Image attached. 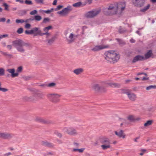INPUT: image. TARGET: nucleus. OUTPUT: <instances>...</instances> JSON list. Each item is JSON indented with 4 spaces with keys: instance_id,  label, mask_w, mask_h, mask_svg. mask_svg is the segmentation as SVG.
Here are the masks:
<instances>
[{
    "instance_id": "nucleus-1",
    "label": "nucleus",
    "mask_w": 156,
    "mask_h": 156,
    "mask_svg": "<svg viewBox=\"0 0 156 156\" xmlns=\"http://www.w3.org/2000/svg\"><path fill=\"white\" fill-rule=\"evenodd\" d=\"M126 7L124 2H120L118 4L111 5L107 8L104 10V13L106 15H113L116 14L118 11L120 12L123 11Z\"/></svg>"
},
{
    "instance_id": "nucleus-2",
    "label": "nucleus",
    "mask_w": 156,
    "mask_h": 156,
    "mask_svg": "<svg viewBox=\"0 0 156 156\" xmlns=\"http://www.w3.org/2000/svg\"><path fill=\"white\" fill-rule=\"evenodd\" d=\"M104 56L107 61L113 63L116 62L119 60L120 57L119 53L113 50L106 51L104 54Z\"/></svg>"
},
{
    "instance_id": "nucleus-3",
    "label": "nucleus",
    "mask_w": 156,
    "mask_h": 156,
    "mask_svg": "<svg viewBox=\"0 0 156 156\" xmlns=\"http://www.w3.org/2000/svg\"><path fill=\"white\" fill-rule=\"evenodd\" d=\"M100 143L102 144L101 147L103 150H105L111 147L109 139L105 137H103L99 139Z\"/></svg>"
},
{
    "instance_id": "nucleus-4",
    "label": "nucleus",
    "mask_w": 156,
    "mask_h": 156,
    "mask_svg": "<svg viewBox=\"0 0 156 156\" xmlns=\"http://www.w3.org/2000/svg\"><path fill=\"white\" fill-rule=\"evenodd\" d=\"M61 95L55 93L48 94L47 97L49 100L54 103H57L60 101V98Z\"/></svg>"
},
{
    "instance_id": "nucleus-5",
    "label": "nucleus",
    "mask_w": 156,
    "mask_h": 156,
    "mask_svg": "<svg viewBox=\"0 0 156 156\" xmlns=\"http://www.w3.org/2000/svg\"><path fill=\"white\" fill-rule=\"evenodd\" d=\"M62 131L67 134L71 136H75L78 134L76 130L73 127H67L64 128Z\"/></svg>"
},
{
    "instance_id": "nucleus-6",
    "label": "nucleus",
    "mask_w": 156,
    "mask_h": 156,
    "mask_svg": "<svg viewBox=\"0 0 156 156\" xmlns=\"http://www.w3.org/2000/svg\"><path fill=\"white\" fill-rule=\"evenodd\" d=\"M100 10H92L87 12L84 14L85 16L87 18H92L97 15L100 12Z\"/></svg>"
},
{
    "instance_id": "nucleus-7",
    "label": "nucleus",
    "mask_w": 156,
    "mask_h": 156,
    "mask_svg": "<svg viewBox=\"0 0 156 156\" xmlns=\"http://www.w3.org/2000/svg\"><path fill=\"white\" fill-rule=\"evenodd\" d=\"M14 135L10 133L0 132V138L4 139L9 140L13 138Z\"/></svg>"
},
{
    "instance_id": "nucleus-8",
    "label": "nucleus",
    "mask_w": 156,
    "mask_h": 156,
    "mask_svg": "<svg viewBox=\"0 0 156 156\" xmlns=\"http://www.w3.org/2000/svg\"><path fill=\"white\" fill-rule=\"evenodd\" d=\"M71 7L68 6L62 10L61 11L57 12V14L62 16H67L71 10Z\"/></svg>"
},
{
    "instance_id": "nucleus-9",
    "label": "nucleus",
    "mask_w": 156,
    "mask_h": 156,
    "mask_svg": "<svg viewBox=\"0 0 156 156\" xmlns=\"http://www.w3.org/2000/svg\"><path fill=\"white\" fill-rule=\"evenodd\" d=\"M92 89L96 91L101 92H104L106 91V89L102 87H100V85L98 84H95L92 85Z\"/></svg>"
},
{
    "instance_id": "nucleus-10",
    "label": "nucleus",
    "mask_w": 156,
    "mask_h": 156,
    "mask_svg": "<svg viewBox=\"0 0 156 156\" xmlns=\"http://www.w3.org/2000/svg\"><path fill=\"white\" fill-rule=\"evenodd\" d=\"M32 34H33L34 36H36L37 35L41 36V31L38 27H34L31 30Z\"/></svg>"
},
{
    "instance_id": "nucleus-11",
    "label": "nucleus",
    "mask_w": 156,
    "mask_h": 156,
    "mask_svg": "<svg viewBox=\"0 0 156 156\" xmlns=\"http://www.w3.org/2000/svg\"><path fill=\"white\" fill-rule=\"evenodd\" d=\"M124 93L127 95L130 101H134L136 100L137 97L135 94L130 92H126Z\"/></svg>"
},
{
    "instance_id": "nucleus-12",
    "label": "nucleus",
    "mask_w": 156,
    "mask_h": 156,
    "mask_svg": "<svg viewBox=\"0 0 156 156\" xmlns=\"http://www.w3.org/2000/svg\"><path fill=\"white\" fill-rule=\"evenodd\" d=\"M132 2L134 5L138 7L142 6L145 3L144 0H132Z\"/></svg>"
},
{
    "instance_id": "nucleus-13",
    "label": "nucleus",
    "mask_w": 156,
    "mask_h": 156,
    "mask_svg": "<svg viewBox=\"0 0 156 156\" xmlns=\"http://www.w3.org/2000/svg\"><path fill=\"white\" fill-rule=\"evenodd\" d=\"M76 37V36L73 33H71L69 37L66 38V40L68 43H71L74 41Z\"/></svg>"
},
{
    "instance_id": "nucleus-14",
    "label": "nucleus",
    "mask_w": 156,
    "mask_h": 156,
    "mask_svg": "<svg viewBox=\"0 0 156 156\" xmlns=\"http://www.w3.org/2000/svg\"><path fill=\"white\" fill-rule=\"evenodd\" d=\"M153 55L152 51L151 50H149L147 52L144 54V60L148 59L151 57H152Z\"/></svg>"
},
{
    "instance_id": "nucleus-15",
    "label": "nucleus",
    "mask_w": 156,
    "mask_h": 156,
    "mask_svg": "<svg viewBox=\"0 0 156 156\" xmlns=\"http://www.w3.org/2000/svg\"><path fill=\"white\" fill-rule=\"evenodd\" d=\"M143 60H144V56L141 55H137L133 58L132 62L135 63L139 61Z\"/></svg>"
},
{
    "instance_id": "nucleus-16",
    "label": "nucleus",
    "mask_w": 156,
    "mask_h": 156,
    "mask_svg": "<svg viewBox=\"0 0 156 156\" xmlns=\"http://www.w3.org/2000/svg\"><path fill=\"white\" fill-rule=\"evenodd\" d=\"M7 71L11 74V76L12 77H14L17 76H18V73H15V70L14 69H8L6 70Z\"/></svg>"
},
{
    "instance_id": "nucleus-17",
    "label": "nucleus",
    "mask_w": 156,
    "mask_h": 156,
    "mask_svg": "<svg viewBox=\"0 0 156 156\" xmlns=\"http://www.w3.org/2000/svg\"><path fill=\"white\" fill-rule=\"evenodd\" d=\"M115 134L119 137L124 138L125 137V135L124 133V131L122 130H120L119 132L115 131Z\"/></svg>"
},
{
    "instance_id": "nucleus-18",
    "label": "nucleus",
    "mask_w": 156,
    "mask_h": 156,
    "mask_svg": "<svg viewBox=\"0 0 156 156\" xmlns=\"http://www.w3.org/2000/svg\"><path fill=\"white\" fill-rule=\"evenodd\" d=\"M13 45L16 46H22L23 42L22 41L19 40L13 41L12 42Z\"/></svg>"
},
{
    "instance_id": "nucleus-19",
    "label": "nucleus",
    "mask_w": 156,
    "mask_h": 156,
    "mask_svg": "<svg viewBox=\"0 0 156 156\" xmlns=\"http://www.w3.org/2000/svg\"><path fill=\"white\" fill-rule=\"evenodd\" d=\"M36 121L38 122L42 123H43L47 124L49 122L48 121L45 120V119L41 117H38L36 118Z\"/></svg>"
},
{
    "instance_id": "nucleus-20",
    "label": "nucleus",
    "mask_w": 156,
    "mask_h": 156,
    "mask_svg": "<svg viewBox=\"0 0 156 156\" xmlns=\"http://www.w3.org/2000/svg\"><path fill=\"white\" fill-rule=\"evenodd\" d=\"M41 144L43 145L49 147H52L54 146L53 144L51 143H49L46 141H42L41 142Z\"/></svg>"
},
{
    "instance_id": "nucleus-21",
    "label": "nucleus",
    "mask_w": 156,
    "mask_h": 156,
    "mask_svg": "<svg viewBox=\"0 0 156 156\" xmlns=\"http://www.w3.org/2000/svg\"><path fill=\"white\" fill-rule=\"evenodd\" d=\"M107 84L112 87L119 88L121 86L120 84L115 83H108Z\"/></svg>"
},
{
    "instance_id": "nucleus-22",
    "label": "nucleus",
    "mask_w": 156,
    "mask_h": 156,
    "mask_svg": "<svg viewBox=\"0 0 156 156\" xmlns=\"http://www.w3.org/2000/svg\"><path fill=\"white\" fill-rule=\"evenodd\" d=\"M83 68H80L74 69L73 72L75 74L78 75L82 73L83 71Z\"/></svg>"
},
{
    "instance_id": "nucleus-23",
    "label": "nucleus",
    "mask_w": 156,
    "mask_h": 156,
    "mask_svg": "<svg viewBox=\"0 0 156 156\" xmlns=\"http://www.w3.org/2000/svg\"><path fill=\"white\" fill-rule=\"evenodd\" d=\"M150 5L148 4L146 6H145L144 8L141 9L140 10V11L143 12H145L150 8Z\"/></svg>"
},
{
    "instance_id": "nucleus-24",
    "label": "nucleus",
    "mask_w": 156,
    "mask_h": 156,
    "mask_svg": "<svg viewBox=\"0 0 156 156\" xmlns=\"http://www.w3.org/2000/svg\"><path fill=\"white\" fill-rule=\"evenodd\" d=\"M153 122L152 120H149L147 121L144 124V126L145 127H147L152 125Z\"/></svg>"
},
{
    "instance_id": "nucleus-25",
    "label": "nucleus",
    "mask_w": 156,
    "mask_h": 156,
    "mask_svg": "<svg viewBox=\"0 0 156 156\" xmlns=\"http://www.w3.org/2000/svg\"><path fill=\"white\" fill-rule=\"evenodd\" d=\"M56 83H55L52 82L47 84V87L50 88H54L55 87Z\"/></svg>"
},
{
    "instance_id": "nucleus-26",
    "label": "nucleus",
    "mask_w": 156,
    "mask_h": 156,
    "mask_svg": "<svg viewBox=\"0 0 156 156\" xmlns=\"http://www.w3.org/2000/svg\"><path fill=\"white\" fill-rule=\"evenodd\" d=\"M57 37L56 36L52 37L51 39L48 40V43L49 44L52 43L56 39Z\"/></svg>"
},
{
    "instance_id": "nucleus-27",
    "label": "nucleus",
    "mask_w": 156,
    "mask_h": 156,
    "mask_svg": "<svg viewBox=\"0 0 156 156\" xmlns=\"http://www.w3.org/2000/svg\"><path fill=\"white\" fill-rule=\"evenodd\" d=\"M73 6L76 7H79L81 6H83V5H82V2H80L73 4Z\"/></svg>"
},
{
    "instance_id": "nucleus-28",
    "label": "nucleus",
    "mask_w": 156,
    "mask_h": 156,
    "mask_svg": "<svg viewBox=\"0 0 156 156\" xmlns=\"http://www.w3.org/2000/svg\"><path fill=\"white\" fill-rule=\"evenodd\" d=\"M52 29V27L51 26H49L47 27H45L43 29V30L45 32H48L49 30Z\"/></svg>"
},
{
    "instance_id": "nucleus-29",
    "label": "nucleus",
    "mask_w": 156,
    "mask_h": 156,
    "mask_svg": "<svg viewBox=\"0 0 156 156\" xmlns=\"http://www.w3.org/2000/svg\"><path fill=\"white\" fill-rule=\"evenodd\" d=\"M96 48L97 49H104L105 48H108V45H99V46H96Z\"/></svg>"
},
{
    "instance_id": "nucleus-30",
    "label": "nucleus",
    "mask_w": 156,
    "mask_h": 156,
    "mask_svg": "<svg viewBox=\"0 0 156 156\" xmlns=\"http://www.w3.org/2000/svg\"><path fill=\"white\" fill-rule=\"evenodd\" d=\"M54 133L60 138L62 137V134L60 133L58 131H55L54 132Z\"/></svg>"
},
{
    "instance_id": "nucleus-31",
    "label": "nucleus",
    "mask_w": 156,
    "mask_h": 156,
    "mask_svg": "<svg viewBox=\"0 0 156 156\" xmlns=\"http://www.w3.org/2000/svg\"><path fill=\"white\" fill-rule=\"evenodd\" d=\"M42 19V17L40 16H34V19L36 21H39Z\"/></svg>"
},
{
    "instance_id": "nucleus-32",
    "label": "nucleus",
    "mask_w": 156,
    "mask_h": 156,
    "mask_svg": "<svg viewBox=\"0 0 156 156\" xmlns=\"http://www.w3.org/2000/svg\"><path fill=\"white\" fill-rule=\"evenodd\" d=\"M3 6L5 7V10L6 11H9V6L6 3H4L3 4Z\"/></svg>"
},
{
    "instance_id": "nucleus-33",
    "label": "nucleus",
    "mask_w": 156,
    "mask_h": 156,
    "mask_svg": "<svg viewBox=\"0 0 156 156\" xmlns=\"http://www.w3.org/2000/svg\"><path fill=\"white\" fill-rule=\"evenodd\" d=\"M23 46H25L27 48H32L31 45L30 43H23Z\"/></svg>"
},
{
    "instance_id": "nucleus-34",
    "label": "nucleus",
    "mask_w": 156,
    "mask_h": 156,
    "mask_svg": "<svg viewBox=\"0 0 156 156\" xmlns=\"http://www.w3.org/2000/svg\"><path fill=\"white\" fill-rule=\"evenodd\" d=\"M25 22V20L23 19H17L16 20V22L17 23H23Z\"/></svg>"
},
{
    "instance_id": "nucleus-35",
    "label": "nucleus",
    "mask_w": 156,
    "mask_h": 156,
    "mask_svg": "<svg viewBox=\"0 0 156 156\" xmlns=\"http://www.w3.org/2000/svg\"><path fill=\"white\" fill-rule=\"evenodd\" d=\"M54 10L53 8H52L50 10H43V12L47 14H49L52 12Z\"/></svg>"
},
{
    "instance_id": "nucleus-36",
    "label": "nucleus",
    "mask_w": 156,
    "mask_h": 156,
    "mask_svg": "<svg viewBox=\"0 0 156 156\" xmlns=\"http://www.w3.org/2000/svg\"><path fill=\"white\" fill-rule=\"evenodd\" d=\"M44 35H45L47 37L51 35V34L50 33L48 32H45L44 33H42L41 32V36H42Z\"/></svg>"
},
{
    "instance_id": "nucleus-37",
    "label": "nucleus",
    "mask_w": 156,
    "mask_h": 156,
    "mask_svg": "<svg viewBox=\"0 0 156 156\" xmlns=\"http://www.w3.org/2000/svg\"><path fill=\"white\" fill-rule=\"evenodd\" d=\"M0 52L3 55L5 56H8L9 57L11 56L12 55L11 54H8L6 52L2 51L0 50Z\"/></svg>"
},
{
    "instance_id": "nucleus-38",
    "label": "nucleus",
    "mask_w": 156,
    "mask_h": 156,
    "mask_svg": "<svg viewBox=\"0 0 156 156\" xmlns=\"http://www.w3.org/2000/svg\"><path fill=\"white\" fill-rule=\"evenodd\" d=\"M8 37V34H5L3 35L0 34V41L2 39L5 37Z\"/></svg>"
},
{
    "instance_id": "nucleus-39",
    "label": "nucleus",
    "mask_w": 156,
    "mask_h": 156,
    "mask_svg": "<svg viewBox=\"0 0 156 156\" xmlns=\"http://www.w3.org/2000/svg\"><path fill=\"white\" fill-rule=\"evenodd\" d=\"M116 40L119 42L120 44H125V42L121 39H116Z\"/></svg>"
},
{
    "instance_id": "nucleus-40",
    "label": "nucleus",
    "mask_w": 156,
    "mask_h": 156,
    "mask_svg": "<svg viewBox=\"0 0 156 156\" xmlns=\"http://www.w3.org/2000/svg\"><path fill=\"white\" fill-rule=\"evenodd\" d=\"M23 30L22 28H20L17 30V32L19 34H21L23 32Z\"/></svg>"
},
{
    "instance_id": "nucleus-41",
    "label": "nucleus",
    "mask_w": 156,
    "mask_h": 156,
    "mask_svg": "<svg viewBox=\"0 0 156 156\" xmlns=\"http://www.w3.org/2000/svg\"><path fill=\"white\" fill-rule=\"evenodd\" d=\"M5 70L4 69L0 68V76L3 75L4 74Z\"/></svg>"
},
{
    "instance_id": "nucleus-42",
    "label": "nucleus",
    "mask_w": 156,
    "mask_h": 156,
    "mask_svg": "<svg viewBox=\"0 0 156 156\" xmlns=\"http://www.w3.org/2000/svg\"><path fill=\"white\" fill-rule=\"evenodd\" d=\"M25 2L27 5H31L32 4V2L30 0H26Z\"/></svg>"
},
{
    "instance_id": "nucleus-43",
    "label": "nucleus",
    "mask_w": 156,
    "mask_h": 156,
    "mask_svg": "<svg viewBox=\"0 0 156 156\" xmlns=\"http://www.w3.org/2000/svg\"><path fill=\"white\" fill-rule=\"evenodd\" d=\"M128 119L131 121H132L134 120L133 116L131 115H129L128 116Z\"/></svg>"
},
{
    "instance_id": "nucleus-44",
    "label": "nucleus",
    "mask_w": 156,
    "mask_h": 156,
    "mask_svg": "<svg viewBox=\"0 0 156 156\" xmlns=\"http://www.w3.org/2000/svg\"><path fill=\"white\" fill-rule=\"evenodd\" d=\"M37 13V10H34L32 11H31L30 13V14L31 15H34Z\"/></svg>"
},
{
    "instance_id": "nucleus-45",
    "label": "nucleus",
    "mask_w": 156,
    "mask_h": 156,
    "mask_svg": "<svg viewBox=\"0 0 156 156\" xmlns=\"http://www.w3.org/2000/svg\"><path fill=\"white\" fill-rule=\"evenodd\" d=\"M63 7V6L62 5H59L57 6V8L55 9V11H58L61 9Z\"/></svg>"
},
{
    "instance_id": "nucleus-46",
    "label": "nucleus",
    "mask_w": 156,
    "mask_h": 156,
    "mask_svg": "<svg viewBox=\"0 0 156 156\" xmlns=\"http://www.w3.org/2000/svg\"><path fill=\"white\" fill-rule=\"evenodd\" d=\"M50 19L48 18H46L44 19L43 20V23H46L47 22L49 21Z\"/></svg>"
},
{
    "instance_id": "nucleus-47",
    "label": "nucleus",
    "mask_w": 156,
    "mask_h": 156,
    "mask_svg": "<svg viewBox=\"0 0 156 156\" xmlns=\"http://www.w3.org/2000/svg\"><path fill=\"white\" fill-rule=\"evenodd\" d=\"M120 121L122 122L123 123L124 125H126L127 123V121L124 119H120Z\"/></svg>"
},
{
    "instance_id": "nucleus-48",
    "label": "nucleus",
    "mask_w": 156,
    "mask_h": 156,
    "mask_svg": "<svg viewBox=\"0 0 156 156\" xmlns=\"http://www.w3.org/2000/svg\"><path fill=\"white\" fill-rule=\"evenodd\" d=\"M25 34H32L31 30H26L25 32Z\"/></svg>"
},
{
    "instance_id": "nucleus-49",
    "label": "nucleus",
    "mask_w": 156,
    "mask_h": 156,
    "mask_svg": "<svg viewBox=\"0 0 156 156\" xmlns=\"http://www.w3.org/2000/svg\"><path fill=\"white\" fill-rule=\"evenodd\" d=\"M22 66H20L18 68L17 71L18 72H20L22 71Z\"/></svg>"
},
{
    "instance_id": "nucleus-50",
    "label": "nucleus",
    "mask_w": 156,
    "mask_h": 156,
    "mask_svg": "<svg viewBox=\"0 0 156 156\" xmlns=\"http://www.w3.org/2000/svg\"><path fill=\"white\" fill-rule=\"evenodd\" d=\"M31 27V25L29 23L26 24L25 26V27L26 29H29Z\"/></svg>"
},
{
    "instance_id": "nucleus-51",
    "label": "nucleus",
    "mask_w": 156,
    "mask_h": 156,
    "mask_svg": "<svg viewBox=\"0 0 156 156\" xmlns=\"http://www.w3.org/2000/svg\"><path fill=\"white\" fill-rule=\"evenodd\" d=\"M85 148H80V149H79V150H78V152L79 153H83L84 150H85Z\"/></svg>"
},
{
    "instance_id": "nucleus-52",
    "label": "nucleus",
    "mask_w": 156,
    "mask_h": 156,
    "mask_svg": "<svg viewBox=\"0 0 156 156\" xmlns=\"http://www.w3.org/2000/svg\"><path fill=\"white\" fill-rule=\"evenodd\" d=\"M36 2L38 3H42L43 0H35Z\"/></svg>"
},
{
    "instance_id": "nucleus-53",
    "label": "nucleus",
    "mask_w": 156,
    "mask_h": 156,
    "mask_svg": "<svg viewBox=\"0 0 156 156\" xmlns=\"http://www.w3.org/2000/svg\"><path fill=\"white\" fill-rule=\"evenodd\" d=\"M152 85H150L147 87L146 88V89L147 90H149L150 89H152Z\"/></svg>"
},
{
    "instance_id": "nucleus-54",
    "label": "nucleus",
    "mask_w": 156,
    "mask_h": 156,
    "mask_svg": "<svg viewBox=\"0 0 156 156\" xmlns=\"http://www.w3.org/2000/svg\"><path fill=\"white\" fill-rule=\"evenodd\" d=\"M6 19L4 18H0V22H5Z\"/></svg>"
},
{
    "instance_id": "nucleus-55",
    "label": "nucleus",
    "mask_w": 156,
    "mask_h": 156,
    "mask_svg": "<svg viewBox=\"0 0 156 156\" xmlns=\"http://www.w3.org/2000/svg\"><path fill=\"white\" fill-rule=\"evenodd\" d=\"M8 90V89L5 88H2L1 91L3 92H5Z\"/></svg>"
},
{
    "instance_id": "nucleus-56",
    "label": "nucleus",
    "mask_w": 156,
    "mask_h": 156,
    "mask_svg": "<svg viewBox=\"0 0 156 156\" xmlns=\"http://www.w3.org/2000/svg\"><path fill=\"white\" fill-rule=\"evenodd\" d=\"M40 86L44 88H46V87H47V84H43L40 85H39Z\"/></svg>"
},
{
    "instance_id": "nucleus-57",
    "label": "nucleus",
    "mask_w": 156,
    "mask_h": 156,
    "mask_svg": "<svg viewBox=\"0 0 156 156\" xmlns=\"http://www.w3.org/2000/svg\"><path fill=\"white\" fill-rule=\"evenodd\" d=\"M12 154L11 152H8L4 154V156H8Z\"/></svg>"
},
{
    "instance_id": "nucleus-58",
    "label": "nucleus",
    "mask_w": 156,
    "mask_h": 156,
    "mask_svg": "<svg viewBox=\"0 0 156 156\" xmlns=\"http://www.w3.org/2000/svg\"><path fill=\"white\" fill-rule=\"evenodd\" d=\"M16 2H19L21 4H23L24 2V1L23 0H16Z\"/></svg>"
},
{
    "instance_id": "nucleus-59",
    "label": "nucleus",
    "mask_w": 156,
    "mask_h": 156,
    "mask_svg": "<svg viewBox=\"0 0 156 156\" xmlns=\"http://www.w3.org/2000/svg\"><path fill=\"white\" fill-rule=\"evenodd\" d=\"M23 78L25 80H27L30 79V77L28 76H26L23 77Z\"/></svg>"
},
{
    "instance_id": "nucleus-60",
    "label": "nucleus",
    "mask_w": 156,
    "mask_h": 156,
    "mask_svg": "<svg viewBox=\"0 0 156 156\" xmlns=\"http://www.w3.org/2000/svg\"><path fill=\"white\" fill-rule=\"evenodd\" d=\"M130 42L131 43H134L135 42V41L133 38H131L130 40Z\"/></svg>"
},
{
    "instance_id": "nucleus-61",
    "label": "nucleus",
    "mask_w": 156,
    "mask_h": 156,
    "mask_svg": "<svg viewBox=\"0 0 156 156\" xmlns=\"http://www.w3.org/2000/svg\"><path fill=\"white\" fill-rule=\"evenodd\" d=\"M18 51L21 53H23L24 52V49H17Z\"/></svg>"
},
{
    "instance_id": "nucleus-62",
    "label": "nucleus",
    "mask_w": 156,
    "mask_h": 156,
    "mask_svg": "<svg viewBox=\"0 0 156 156\" xmlns=\"http://www.w3.org/2000/svg\"><path fill=\"white\" fill-rule=\"evenodd\" d=\"M57 1L58 0H54L53 3V5H56L57 4Z\"/></svg>"
},
{
    "instance_id": "nucleus-63",
    "label": "nucleus",
    "mask_w": 156,
    "mask_h": 156,
    "mask_svg": "<svg viewBox=\"0 0 156 156\" xmlns=\"http://www.w3.org/2000/svg\"><path fill=\"white\" fill-rule=\"evenodd\" d=\"M57 141L59 144H61L62 143V142L61 140L58 139Z\"/></svg>"
},
{
    "instance_id": "nucleus-64",
    "label": "nucleus",
    "mask_w": 156,
    "mask_h": 156,
    "mask_svg": "<svg viewBox=\"0 0 156 156\" xmlns=\"http://www.w3.org/2000/svg\"><path fill=\"white\" fill-rule=\"evenodd\" d=\"M140 138V137L138 136L136 137V138L134 139V141L135 142H137V140L139 139Z\"/></svg>"
}]
</instances>
